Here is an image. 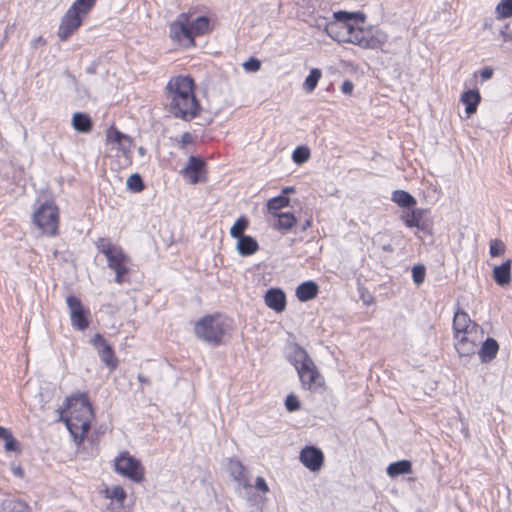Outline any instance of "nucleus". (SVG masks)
Wrapping results in <instances>:
<instances>
[{
	"label": "nucleus",
	"mask_w": 512,
	"mask_h": 512,
	"mask_svg": "<svg viewBox=\"0 0 512 512\" xmlns=\"http://www.w3.org/2000/svg\"><path fill=\"white\" fill-rule=\"evenodd\" d=\"M93 418L94 412L87 394L78 393L66 399L59 420L66 424L74 441L80 444L90 430Z\"/></svg>",
	"instance_id": "obj_1"
},
{
	"label": "nucleus",
	"mask_w": 512,
	"mask_h": 512,
	"mask_svg": "<svg viewBox=\"0 0 512 512\" xmlns=\"http://www.w3.org/2000/svg\"><path fill=\"white\" fill-rule=\"evenodd\" d=\"M386 472L392 478L403 474H409L412 472V463L409 460L393 462L388 465Z\"/></svg>",
	"instance_id": "obj_28"
},
{
	"label": "nucleus",
	"mask_w": 512,
	"mask_h": 512,
	"mask_svg": "<svg viewBox=\"0 0 512 512\" xmlns=\"http://www.w3.org/2000/svg\"><path fill=\"white\" fill-rule=\"evenodd\" d=\"M96 64H91L89 67L86 68V72L88 74H95L96 73Z\"/></svg>",
	"instance_id": "obj_59"
},
{
	"label": "nucleus",
	"mask_w": 512,
	"mask_h": 512,
	"mask_svg": "<svg viewBox=\"0 0 512 512\" xmlns=\"http://www.w3.org/2000/svg\"><path fill=\"white\" fill-rule=\"evenodd\" d=\"M265 304L276 312H282L286 308V296L280 288H270L265 294Z\"/></svg>",
	"instance_id": "obj_19"
},
{
	"label": "nucleus",
	"mask_w": 512,
	"mask_h": 512,
	"mask_svg": "<svg viewBox=\"0 0 512 512\" xmlns=\"http://www.w3.org/2000/svg\"><path fill=\"white\" fill-rule=\"evenodd\" d=\"M512 260L507 259L504 263L493 268L492 277L499 286H507L511 282Z\"/></svg>",
	"instance_id": "obj_21"
},
{
	"label": "nucleus",
	"mask_w": 512,
	"mask_h": 512,
	"mask_svg": "<svg viewBox=\"0 0 512 512\" xmlns=\"http://www.w3.org/2000/svg\"><path fill=\"white\" fill-rule=\"evenodd\" d=\"M12 471H13V474L17 477H23V475H24V471L20 466L14 467L12 469Z\"/></svg>",
	"instance_id": "obj_55"
},
{
	"label": "nucleus",
	"mask_w": 512,
	"mask_h": 512,
	"mask_svg": "<svg viewBox=\"0 0 512 512\" xmlns=\"http://www.w3.org/2000/svg\"><path fill=\"white\" fill-rule=\"evenodd\" d=\"M493 69L491 67H485L480 71V76L483 80H488L493 76Z\"/></svg>",
	"instance_id": "obj_51"
},
{
	"label": "nucleus",
	"mask_w": 512,
	"mask_h": 512,
	"mask_svg": "<svg viewBox=\"0 0 512 512\" xmlns=\"http://www.w3.org/2000/svg\"><path fill=\"white\" fill-rule=\"evenodd\" d=\"M95 4L96 0H76L70 8L73 13L77 12V14L83 17L90 12Z\"/></svg>",
	"instance_id": "obj_36"
},
{
	"label": "nucleus",
	"mask_w": 512,
	"mask_h": 512,
	"mask_svg": "<svg viewBox=\"0 0 512 512\" xmlns=\"http://www.w3.org/2000/svg\"><path fill=\"white\" fill-rule=\"evenodd\" d=\"M381 250L386 253H392L394 251L393 246L390 243L381 245Z\"/></svg>",
	"instance_id": "obj_54"
},
{
	"label": "nucleus",
	"mask_w": 512,
	"mask_h": 512,
	"mask_svg": "<svg viewBox=\"0 0 512 512\" xmlns=\"http://www.w3.org/2000/svg\"><path fill=\"white\" fill-rule=\"evenodd\" d=\"M237 466L239 468V473L241 474L242 471H243V466H242V464L240 462H237Z\"/></svg>",
	"instance_id": "obj_62"
},
{
	"label": "nucleus",
	"mask_w": 512,
	"mask_h": 512,
	"mask_svg": "<svg viewBox=\"0 0 512 512\" xmlns=\"http://www.w3.org/2000/svg\"><path fill=\"white\" fill-rule=\"evenodd\" d=\"M508 29L509 24L505 25L504 28L500 31L503 42L512 41V31H509Z\"/></svg>",
	"instance_id": "obj_50"
},
{
	"label": "nucleus",
	"mask_w": 512,
	"mask_h": 512,
	"mask_svg": "<svg viewBox=\"0 0 512 512\" xmlns=\"http://www.w3.org/2000/svg\"><path fill=\"white\" fill-rule=\"evenodd\" d=\"M505 252V244L500 239H492L489 243V253L491 257H499Z\"/></svg>",
	"instance_id": "obj_42"
},
{
	"label": "nucleus",
	"mask_w": 512,
	"mask_h": 512,
	"mask_svg": "<svg viewBox=\"0 0 512 512\" xmlns=\"http://www.w3.org/2000/svg\"><path fill=\"white\" fill-rule=\"evenodd\" d=\"M334 27H336V24H330L327 26V29H326L328 35H330L332 38H334V37H333L332 33L330 32V29L332 30Z\"/></svg>",
	"instance_id": "obj_61"
},
{
	"label": "nucleus",
	"mask_w": 512,
	"mask_h": 512,
	"mask_svg": "<svg viewBox=\"0 0 512 512\" xmlns=\"http://www.w3.org/2000/svg\"><path fill=\"white\" fill-rule=\"evenodd\" d=\"M248 225V219L245 216H240L230 228L231 237L238 239L239 237L245 236L244 231L247 229Z\"/></svg>",
	"instance_id": "obj_38"
},
{
	"label": "nucleus",
	"mask_w": 512,
	"mask_h": 512,
	"mask_svg": "<svg viewBox=\"0 0 512 512\" xmlns=\"http://www.w3.org/2000/svg\"><path fill=\"white\" fill-rule=\"evenodd\" d=\"M4 448L6 452H20V443L14 436H11L5 442Z\"/></svg>",
	"instance_id": "obj_46"
},
{
	"label": "nucleus",
	"mask_w": 512,
	"mask_h": 512,
	"mask_svg": "<svg viewBox=\"0 0 512 512\" xmlns=\"http://www.w3.org/2000/svg\"><path fill=\"white\" fill-rule=\"evenodd\" d=\"M33 224L48 236H56L59 225V209L52 201H46L33 212Z\"/></svg>",
	"instance_id": "obj_5"
},
{
	"label": "nucleus",
	"mask_w": 512,
	"mask_h": 512,
	"mask_svg": "<svg viewBox=\"0 0 512 512\" xmlns=\"http://www.w3.org/2000/svg\"><path fill=\"white\" fill-rule=\"evenodd\" d=\"M1 506L3 512H30L26 502L15 498L4 499Z\"/></svg>",
	"instance_id": "obj_30"
},
{
	"label": "nucleus",
	"mask_w": 512,
	"mask_h": 512,
	"mask_svg": "<svg viewBox=\"0 0 512 512\" xmlns=\"http://www.w3.org/2000/svg\"><path fill=\"white\" fill-rule=\"evenodd\" d=\"M106 497L112 502L107 507L111 512H123V503L127 497L125 490L121 486H114L112 489L105 490Z\"/></svg>",
	"instance_id": "obj_20"
},
{
	"label": "nucleus",
	"mask_w": 512,
	"mask_h": 512,
	"mask_svg": "<svg viewBox=\"0 0 512 512\" xmlns=\"http://www.w3.org/2000/svg\"><path fill=\"white\" fill-rule=\"evenodd\" d=\"M353 89H354V84L352 81L350 80H345L343 83H342V86H341V91L344 93V94H348L350 95L352 92H353Z\"/></svg>",
	"instance_id": "obj_49"
},
{
	"label": "nucleus",
	"mask_w": 512,
	"mask_h": 512,
	"mask_svg": "<svg viewBox=\"0 0 512 512\" xmlns=\"http://www.w3.org/2000/svg\"><path fill=\"white\" fill-rule=\"evenodd\" d=\"M454 337L458 338L463 334L482 333V329L476 323H473L469 315L465 311H457L453 319Z\"/></svg>",
	"instance_id": "obj_15"
},
{
	"label": "nucleus",
	"mask_w": 512,
	"mask_h": 512,
	"mask_svg": "<svg viewBox=\"0 0 512 512\" xmlns=\"http://www.w3.org/2000/svg\"><path fill=\"white\" fill-rule=\"evenodd\" d=\"M98 251L105 257L110 255L114 250L119 249L120 246L112 244L109 238H99L95 243Z\"/></svg>",
	"instance_id": "obj_40"
},
{
	"label": "nucleus",
	"mask_w": 512,
	"mask_h": 512,
	"mask_svg": "<svg viewBox=\"0 0 512 512\" xmlns=\"http://www.w3.org/2000/svg\"><path fill=\"white\" fill-rule=\"evenodd\" d=\"M428 213L426 209L413 208L410 212L403 214L401 218L407 227H415L418 231L431 234L432 221L429 219Z\"/></svg>",
	"instance_id": "obj_9"
},
{
	"label": "nucleus",
	"mask_w": 512,
	"mask_h": 512,
	"mask_svg": "<svg viewBox=\"0 0 512 512\" xmlns=\"http://www.w3.org/2000/svg\"><path fill=\"white\" fill-rule=\"evenodd\" d=\"M455 349L457 350L460 357H471L476 352L477 340L466 341V334L460 335L455 338Z\"/></svg>",
	"instance_id": "obj_27"
},
{
	"label": "nucleus",
	"mask_w": 512,
	"mask_h": 512,
	"mask_svg": "<svg viewBox=\"0 0 512 512\" xmlns=\"http://www.w3.org/2000/svg\"><path fill=\"white\" fill-rule=\"evenodd\" d=\"M339 42H347L357 45L363 49H379L388 40V35L381 29L371 26L367 29L355 28L350 36L335 38Z\"/></svg>",
	"instance_id": "obj_4"
},
{
	"label": "nucleus",
	"mask_w": 512,
	"mask_h": 512,
	"mask_svg": "<svg viewBox=\"0 0 512 512\" xmlns=\"http://www.w3.org/2000/svg\"><path fill=\"white\" fill-rule=\"evenodd\" d=\"M352 13L356 14V15H353L352 22H354V23L364 22V20H365L364 13H362V12H352Z\"/></svg>",
	"instance_id": "obj_53"
},
{
	"label": "nucleus",
	"mask_w": 512,
	"mask_h": 512,
	"mask_svg": "<svg viewBox=\"0 0 512 512\" xmlns=\"http://www.w3.org/2000/svg\"><path fill=\"white\" fill-rule=\"evenodd\" d=\"M170 37L184 47H192L195 45L189 24H185L181 21H174L170 24Z\"/></svg>",
	"instance_id": "obj_16"
},
{
	"label": "nucleus",
	"mask_w": 512,
	"mask_h": 512,
	"mask_svg": "<svg viewBox=\"0 0 512 512\" xmlns=\"http://www.w3.org/2000/svg\"><path fill=\"white\" fill-rule=\"evenodd\" d=\"M106 140L108 143L116 144L118 149L127 154L132 147V139L128 135L122 133L114 126H111L106 132Z\"/></svg>",
	"instance_id": "obj_18"
},
{
	"label": "nucleus",
	"mask_w": 512,
	"mask_h": 512,
	"mask_svg": "<svg viewBox=\"0 0 512 512\" xmlns=\"http://www.w3.org/2000/svg\"><path fill=\"white\" fill-rule=\"evenodd\" d=\"M460 100L465 104L467 117H470L477 111V107L481 101V95L478 90H467L462 93Z\"/></svg>",
	"instance_id": "obj_22"
},
{
	"label": "nucleus",
	"mask_w": 512,
	"mask_h": 512,
	"mask_svg": "<svg viewBox=\"0 0 512 512\" xmlns=\"http://www.w3.org/2000/svg\"><path fill=\"white\" fill-rule=\"evenodd\" d=\"M67 306L70 310L71 324L78 330H84L88 327V314L89 312L84 309L81 301L76 296L70 295L66 299Z\"/></svg>",
	"instance_id": "obj_10"
},
{
	"label": "nucleus",
	"mask_w": 512,
	"mask_h": 512,
	"mask_svg": "<svg viewBox=\"0 0 512 512\" xmlns=\"http://www.w3.org/2000/svg\"><path fill=\"white\" fill-rule=\"evenodd\" d=\"M182 173L189 179L191 184L205 182V161L198 156H190Z\"/></svg>",
	"instance_id": "obj_14"
},
{
	"label": "nucleus",
	"mask_w": 512,
	"mask_h": 512,
	"mask_svg": "<svg viewBox=\"0 0 512 512\" xmlns=\"http://www.w3.org/2000/svg\"><path fill=\"white\" fill-rule=\"evenodd\" d=\"M229 325L226 319L219 315H207L201 318L194 327L195 334L203 341L218 346L222 343Z\"/></svg>",
	"instance_id": "obj_3"
},
{
	"label": "nucleus",
	"mask_w": 512,
	"mask_h": 512,
	"mask_svg": "<svg viewBox=\"0 0 512 512\" xmlns=\"http://www.w3.org/2000/svg\"><path fill=\"white\" fill-rule=\"evenodd\" d=\"M71 124L73 128L79 133H89L93 128L91 117L84 112H76L72 116Z\"/></svg>",
	"instance_id": "obj_25"
},
{
	"label": "nucleus",
	"mask_w": 512,
	"mask_h": 512,
	"mask_svg": "<svg viewBox=\"0 0 512 512\" xmlns=\"http://www.w3.org/2000/svg\"><path fill=\"white\" fill-rule=\"evenodd\" d=\"M236 249L240 255L250 256L258 251L259 245L255 238L245 235L238 238Z\"/></svg>",
	"instance_id": "obj_26"
},
{
	"label": "nucleus",
	"mask_w": 512,
	"mask_h": 512,
	"mask_svg": "<svg viewBox=\"0 0 512 512\" xmlns=\"http://www.w3.org/2000/svg\"><path fill=\"white\" fill-rule=\"evenodd\" d=\"M255 488L263 493L269 491V487L265 481V479L261 476H258L255 481Z\"/></svg>",
	"instance_id": "obj_47"
},
{
	"label": "nucleus",
	"mask_w": 512,
	"mask_h": 512,
	"mask_svg": "<svg viewBox=\"0 0 512 512\" xmlns=\"http://www.w3.org/2000/svg\"><path fill=\"white\" fill-rule=\"evenodd\" d=\"M277 223L275 228L278 230H290L296 224V217L290 212H281L277 215Z\"/></svg>",
	"instance_id": "obj_32"
},
{
	"label": "nucleus",
	"mask_w": 512,
	"mask_h": 512,
	"mask_svg": "<svg viewBox=\"0 0 512 512\" xmlns=\"http://www.w3.org/2000/svg\"><path fill=\"white\" fill-rule=\"evenodd\" d=\"M312 225V220L311 219H306L302 224H301V230L302 231H306L309 227H311Z\"/></svg>",
	"instance_id": "obj_56"
},
{
	"label": "nucleus",
	"mask_w": 512,
	"mask_h": 512,
	"mask_svg": "<svg viewBox=\"0 0 512 512\" xmlns=\"http://www.w3.org/2000/svg\"><path fill=\"white\" fill-rule=\"evenodd\" d=\"M40 42H44V41L42 40V37H39V38H38V40H37V43H40Z\"/></svg>",
	"instance_id": "obj_64"
},
{
	"label": "nucleus",
	"mask_w": 512,
	"mask_h": 512,
	"mask_svg": "<svg viewBox=\"0 0 512 512\" xmlns=\"http://www.w3.org/2000/svg\"><path fill=\"white\" fill-rule=\"evenodd\" d=\"M290 199L285 195H278L271 198L267 202L268 212L272 215H277V211L289 205Z\"/></svg>",
	"instance_id": "obj_33"
},
{
	"label": "nucleus",
	"mask_w": 512,
	"mask_h": 512,
	"mask_svg": "<svg viewBox=\"0 0 512 512\" xmlns=\"http://www.w3.org/2000/svg\"><path fill=\"white\" fill-rule=\"evenodd\" d=\"M82 24V16L77 14V12H72V9L69 8L65 15L63 16L59 30L58 36L61 40H67L70 35L77 30Z\"/></svg>",
	"instance_id": "obj_17"
},
{
	"label": "nucleus",
	"mask_w": 512,
	"mask_h": 512,
	"mask_svg": "<svg viewBox=\"0 0 512 512\" xmlns=\"http://www.w3.org/2000/svg\"><path fill=\"white\" fill-rule=\"evenodd\" d=\"M194 142V137L189 133L185 132L181 135L180 144L182 147L190 145Z\"/></svg>",
	"instance_id": "obj_48"
},
{
	"label": "nucleus",
	"mask_w": 512,
	"mask_h": 512,
	"mask_svg": "<svg viewBox=\"0 0 512 512\" xmlns=\"http://www.w3.org/2000/svg\"><path fill=\"white\" fill-rule=\"evenodd\" d=\"M299 459L307 469L316 472L323 466L324 454L315 446H305L300 451Z\"/></svg>",
	"instance_id": "obj_13"
},
{
	"label": "nucleus",
	"mask_w": 512,
	"mask_h": 512,
	"mask_svg": "<svg viewBox=\"0 0 512 512\" xmlns=\"http://www.w3.org/2000/svg\"><path fill=\"white\" fill-rule=\"evenodd\" d=\"M289 362L295 367L304 389L315 391L323 386V377L304 348L296 345Z\"/></svg>",
	"instance_id": "obj_2"
},
{
	"label": "nucleus",
	"mask_w": 512,
	"mask_h": 512,
	"mask_svg": "<svg viewBox=\"0 0 512 512\" xmlns=\"http://www.w3.org/2000/svg\"><path fill=\"white\" fill-rule=\"evenodd\" d=\"M477 340V334H466V341Z\"/></svg>",
	"instance_id": "obj_60"
},
{
	"label": "nucleus",
	"mask_w": 512,
	"mask_h": 512,
	"mask_svg": "<svg viewBox=\"0 0 512 512\" xmlns=\"http://www.w3.org/2000/svg\"><path fill=\"white\" fill-rule=\"evenodd\" d=\"M498 350V342L494 338H487L478 352L481 362L488 363L492 361L496 357Z\"/></svg>",
	"instance_id": "obj_24"
},
{
	"label": "nucleus",
	"mask_w": 512,
	"mask_h": 512,
	"mask_svg": "<svg viewBox=\"0 0 512 512\" xmlns=\"http://www.w3.org/2000/svg\"><path fill=\"white\" fill-rule=\"evenodd\" d=\"M242 66L248 72H257L261 67V62L257 58L251 57Z\"/></svg>",
	"instance_id": "obj_45"
},
{
	"label": "nucleus",
	"mask_w": 512,
	"mask_h": 512,
	"mask_svg": "<svg viewBox=\"0 0 512 512\" xmlns=\"http://www.w3.org/2000/svg\"><path fill=\"white\" fill-rule=\"evenodd\" d=\"M114 468L117 473L135 483H141L144 480V467L141 461L128 452H123L115 458Z\"/></svg>",
	"instance_id": "obj_6"
},
{
	"label": "nucleus",
	"mask_w": 512,
	"mask_h": 512,
	"mask_svg": "<svg viewBox=\"0 0 512 512\" xmlns=\"http://www.w3.org/2000/svg\"><path fill=\"white\" fill-rule=\"evenodd\" d=\"M167 99L179 100L195 97L194 93V81L190 76H176L169 80L167 86Z\"/></svg>",
	"instance_id": "obj_8"
},
{
	"label": "nucleus",
	"mask_w": 512,
	"mask_h": 512,
	"mask_svg": "<svg viewBox=\"0 0 512 512\" xmlns=\"http://www.w3.org/2000/svg\"><path fill=\"white\" fill-rule=\"evenodd\" d=\"M294 192H295V188L293 186H287L282 189V195H285V196H286V194H290V193H294Z\"/></svg>",
	"instance_id": "obj_58"
},
{
	"label": "nucleus",
	"mask_w": 512,
	"mask_h": 512,
	"mask_svg": "<svg viewBox=\"0 0 512 512\" xmlns=\"http://www.w3.org/2000/svg\"><path fill=\"white\" fill-rule=\"evenodd\" d=\"M319 291V287L316 282L312 280L301 283L296 289V297L301 302H307L314 299Z\"/></svg>",
	"instance_id": "obj_23"
},
{
	"label": "nucleus",
	"mask_w": 512,
	"mask_h": 512,
	"mask_svg": "<svg viewBox=\"0 0 512 512\" xmlns=\"http://www.w3.org/2000/svg\"><path fill=\"white\" fill-rule=\"evenodd\" d=\"M108 267L116 274L115 281L119 284L124 282V276L128 273L129 269L127 263L129 262L128 256L124 253L123 249L114 250L106 257Z\"/></svg>",
	"instance_id": "obj_12"
},
{
	"label": "nucleus",
	"mask_w": 512,
	"mask_h": 512,
	"mask_svg": "<svg viewBox=\"0 0 512 512\" xmlns=\"http://www.w3.org/2000/svg\"><path fill=\"white\" fill-rule=\"evenodd\" d=\"M309 158L310 150L306 146H299L292 153V160L298 165L305 163Z\"/></svg>",
	"instance_id": "obj_41"
},
{
	"label": "nucleus",
	"mask_w": 512,
	"mask_h": 512,
	"mask_svg": "<svg viewBox=\"0 0 512 512\" xmlns=\"http://www.w3.org/2000/svg\"><path fill=\"white\" fill-rule=\"evenodd\" d=\"M425 267L423 265H415L412 268V278L415 284L420 285L424 282L425 278Z\"/></svg>",
	"instance_id": "obj_43"
},
{
	"label": "nucleus",
	"mask_w": 512,
	"mask_h": 512,
	"mask_svg": "<svg viewBox=\"0 0 512 512\" xmlns=\"http://www.w3.org/2000/svg\"><path fill=\"white\" fill-rule=\"evenodd\" d=\"M40 42H44V41L42 40V37H39V38H38V40H37V43H40Z\"/></svg>",
	"instance_id": "obj_63"
},
{
	"label": "nucleus",
	"mask_w": 512,
	"mask_h": 512,
	"mask_svg": "<svg viewBox=\"0 0 512 512\" xmlns=\"http://www.w3.org/2000/svg\"><path fill=\"white\" fill-rule=\"evenodd\" d=\"M185 99L186 100H169V112L176 118L184 121H191L199 115L201 106L196 96Z\"/></svg>",
	"instance_id": "obj_7"
},
{
	"label": "nucleus",
	"mask_w": 512,
	"mask_h": 512,
	"mask_svg": "<svg viewBox=\"0 0 512 512\" xmlns=\"http://www.w3.org/2000/svg\"><path fill=\"white\" fill-rule=\"evenodd\" d=\"M209 25H210V20L208 17L199 16L189 24V27L191 28L193 37H195L197 35H203L206 32H208Z\"/></svg>",
	"instance_id": "obj_31"
},
{
	"label": "nucleus",
	"mask_w": 512,
	"mask_h": 512,
	"mask_svg": "<svg viewBox=\"0 0 512 512\" xmlns=\"http://www.w3.org/2000/svg\"><path fill=\"white\" fill-rule=\"evenodd\" d=\"M91 343L97 349L98 356L102 362L110 371H114L118 366V359L115 357L113 347L108 344L106 339L99 333L94 335L91 339Z\"/></svg>",
	"instance_id": "obj_11"
},
{
	"label": "nucleus",
	"mask_w": 512,
	"mask_h": 512,
	"mask_svg": "<svg viewBox=\"0 0 512 512\" xmlns=\"http://www.w3.org/2000/svg\"><path fill=\"white\" fill-rule=\"evenodd\" d=\"M126 185L130 191L135 193L141 192L145 188L143 179L138 173L130 175L126 181Z\"/></svg>",
	"instance_id": "obj_39"
},
{
	"label": "nucleus",
	"mask_w": 512,
	"mask_h": 512,
	"mask_svg": "<svg viewBox=\"0 0 512 512\" xmlns=\"http://www.w3.org/2000/svg\"><path fill=\"white\" fill-rule=\"evenodd\" d=\"M13 434L11 431L5 427L0 426V439L4 440L5 442L7 439H9Z\"/></svg>",
	"instance_id": "obj_52"
},
{
	"label": "nucleus",
	"mask_w": 512,
	"mask_h": 512,
	"mask_svg": "<svg viewBox=\"0 0 512 512\" xmlns=\"http://www.w3.org/2000/svg\"><path fill=\"white\" fill-rule=\"evenodd\" d=\"M137 378H138V380H139V382H140L141 384H146V385H147V384H150V380H149V378H148V377H146V376H144V375H142V374H139Z\"/></svg>",
	"instance_id": "obj_57"
},
{
	"label": "nucleus",
	"mask_w": 512,
	"mask_h": 512,
	"mask_svg": "<svg viewBox=\"0 0 512 512\" xmlns=\"http://www.w3.org/2000/svg\"><path fill=\"white\" fill-rule=\"evenodd\" d=\"M322 76V72L318 68H313L310 70L309 75L306 77L304 83H303V89L307 93H311L315 90L317 87V84Z\"/></svg>",
	"instance_id": "obj_34"
},
{
	"label": "nucleus",
	"mask_w": 512,
	"mask_h": 512,
	"mask_svg": "<svg viewBox=\"0 0 512 512\" xmlns=\"http://www.w3.org/2000/svg\"><path fill=\"white\" fill-rule=\"evenodd\" d=\"M353 13L352 12H346V11H338L334 13V17L338 22L343 23L345 32L347 36H350V33L352 30H355V27L352 23L353 19Z\"/></svg>",
	"instance_id": "obj_35"
},
{
	"label": "nucleus",
	"mask_w": 512,
	"mask_h": 512,
	"mask_svg": "<svg viewBox=\"0 0 512 512\" xmlns=\"http://www.w3.org/2000/svg\"><path fill=\"white\" fill-rule=\"evenodd\" d=\"M285 407L289 412L297 411L300 408V401L294 394H289L285 400Z\"/></svg>",
	"instance_id": "obj_44"
},
{
	"label": "nucleus",
	"mask_w": 512,
	"mask_h": 512,
	"mask_svg": "<svg viewBox=\"0 0 512 512\" xmlns=\"http://www.w3.org/2000/svg\"><path fill=\"white\" fill-rule=\"evenodd\" d=\"M392 201L403 208H413L416 205V199L407 191L395 190L392 193Z\"/></svg>",
	"instance_id": "obj_29"
},
{
	"label": "nucleus",
	"mask_w": 512,
	"mask_h": 512,
	"mask_svg": "<svg viewBox=\"0 0 512 512\" xmlns=\"http://www.w3.org/2000/svg\"><path fill=\"white\" fill-rule=\"evenodd\" d=\"M498 20L512 17V0H501L495 8Z\"/></svg>",
	"instance_id": "obj_37"
}]
</instances>
